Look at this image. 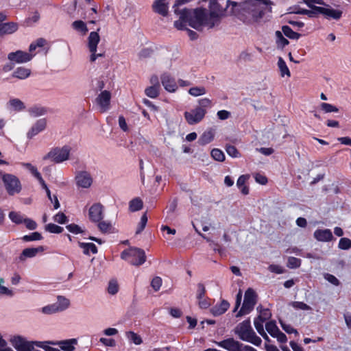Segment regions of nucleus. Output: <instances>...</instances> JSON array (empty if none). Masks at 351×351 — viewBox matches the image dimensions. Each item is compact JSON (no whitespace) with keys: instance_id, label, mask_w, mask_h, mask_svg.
Returning a JSON list of instances; mask_svg holds the SVG:
<instances>
[{"instance_id":"obj_1","label":"nucleus","mask_w":351,"mask_h":351,"mask_svg":"<svg viewBox=\"0 0 351 351\" xmlns=\"http://www.w3.org/2000/svg\"><path fill=\"white\" fill-rule=\"evenodd\" d=\"M191 0H177L173 6L174 13L179 16V19L174 22V26L179 30L186 29L187 25L197 29L202 30L204 28H213L219 25L223 14V10L216 0H210L209 3V14L203 8H197L193 10L180 7Z\"/></svg>"},{"instance_id":"obj_2","label":"nucleus","mask_w":351,"mask_h":351,"mask_svg":"<svg viewBox=\"0 0 351 351\" xmlns=\"http://www.w3.org/2000/svg\"><path fill=\"white\" fill-rule=\"evenodd\" d=\"M270 3V0H247L243 3L227 1V8L232 7L231 13L237 14L240 11L246 12L253 17H259L263 13V7Z\"/></svg>"},{"instance_id":"obj_3","label":"nucleus","mask_w":351,"mask_h":351,"mask_svg":"<svg viewBox=\"0 0 351 351\" xmlns=\"http://www.w3.org/2000/svg\"><path fill=\"white\" fill-rule=\"evenodd\" d=\"M234 333L241 340L251 343L254 346H259L262 343L261 339L254 331L250 319L239 323L234 328Z\"/></svg>"},{"instance_id":"obj_4","label":"nucleus","mask_w":351,"mask_h":351,"mask_svg":"<svg viewBox=\"0 0 351 351\" xmlns=\"http://www.w3.org/2000/svg\"><path fill=\"white\" fill-rule=\"evenodd\" d=\"M72 147L69 145L57 147L51 149L44 157V160H50L54 163H62L71 158Z\"/></svg>"},{"instance_id":"obj_5","label":"nucleus","mask_w":351,"mask_h":351,"mask_svg":"<svg viewBox=\"0 0 351 351\" xmlns=\"http://www.w3.org/2000/svg\"><path fill=\"white\" fill-rule=\"evenodd\" d=\"M121 258L135 266L141 265L146 261L145 251L138 247H130L123 250L121 254Z\"/></svg>"},{"instance_id":"obj_6","label":"nucleus","mask_w":351,"mask_h":351,"mask_svg":"<svg viewBox=\"0 0 351 351\" xmlns=\"http://www.w3.org/2000/svg\"><path fill=\"white\" fill-rule=\"evenodd\" d=\"M100 36L97 32H91L87 38V48L89 52V60L95 62L98 58L104 57V51L98 48Z\"/></svg>"},{"instance_id":"obj_7","label":"nucleus","mask_w":351,"mask_h":351,"mask_svg":"<svg viewBox=\"0 0 351 351\" xmlns=\"http://www.w3.org/2000/svg\"><path fill=\"white\" fill-rule=\"evenodd\" d=\"M257 301V295L255 291L249 288L245 293L244 300L240 311L237 317H241L250 313L253 309Z\"/></svg>"},{"instance_id":"obj_8","label":"nucleus","mask_w":351,"mask_h":351,"mask_svg":"<svg viewBox=\"0 0 351 351\" xmlns=\"http://www.w3.org/2000/svg\"><path fill=\"white\" fill-rule=\"evenodd\" d=\"M10 341L17 351H33L34 346H41V341H28L21 336L14 337Z\"/></svg>"},{"instance_id":"obj_9","label":"nucleus","mask_w":351,"mask_h":351,"mask_svg":"<svg viewBox=\"0 0 351 351\" xmlns=\"http://www.w3.org/2000/svg\"><path fill=\"white\" fill-rule=\"evenodd\" d=\"M207 111H204L202 108L197 106L189 110L185 111L184 117L189 125H193L200 123L206 114Z\"/></svg>"},{"instance_id":"obj_10","label":"nucleus","mask_w":351,"mask_h":351,"mask_svg":"<svg viewBox=\"0 0 351 351\" xmlns=\"http://www.w3.org/2000/svg\"><path fill=\"white\" fill-rule=\"evenodd\" d=\"M5 189L10 195H14L20 192L21 189L19 179L14 175L5 174L2 177Z\"/></svg>"},{"instance_id":"obj_11","label":"nucleus","mask_w":351,"mask_h":351,"mask_svg":"<svg viewBox=\"0 0 351 351\" xmlns=\"http://www.w3.org/2000/svg\"><path fill=\"white\" fill-rule=\"evenodd\" d=\"M316 10L319 12V14L323 15L328 20L338 21L343 15L341 10L333 8L326 3L322 7L316 8Z\"/></svg>"},{"instance_id":"obj_12","label":"nucleus","mask_w":351,"mask_h":351,"mask_svg":"<svg viewBox=\"0 0 351 351\" xmlns=\"http://www.w3.org/2000/svg\"><path fill=\"white\" fill-rule=\"evenodd\" d=\"M75 182L77 188L89 189L93 182L90 173L86 171H78L75 176Z\"/></svg>"},{"instance_id":"obj_13","label":"nucleus","mask_w":351,"mask_h":351,"mask_svg":"<svg viewBox=\"0 0 351 351\" xmlns=\"http://www.w3.org/2000/svg\"><path fill=\"white\" fill-rule=\"evenodd\" d=\"M35 56V53H29L26 51H16L8 55V59L12 64H22L30 61Z\"/></svg>"},{"instance_id":"obj_14","label":"nucleus","mask_w":351,"mask_h":351,"mask_svg":"<svg viewBox=\"0 0 351 351\" xmlns=\"http://www.w3.org/2000/svg\"><path fill=\"white\" fill-rule=\"evenodd\" d=\"M192 224L195 231L198 232L207 241H210V239L201 234L199 229H202L204 232H207L209 230L215 231L220 226V223L219 222L211 223L210 221H196L195 223L193 222Z\"/></svg>"},{"instance_id":"obj_15","label":"nucleus","mask_w":351,"mask_h":351,"mask_svg":"<svg viewBox=\"0 0 351 351\" xmlns=\"http://www.w3.org/2000/svg\"><path fill=\"white\" fill-rule=\"evenodd\" d=\"M111 93L108 90L101 91L96 98V104L101 112H105L110 109Z\"/></svg>"},{"instance_id":"obj_16","label":"nucleus","mask_w":351,"mask_h":351,"mask_svg":"<svg viewBox=\"0 0 351 351\" xmlns=\"http://www.w3.org/2000/svg\"><path fill=\"white\" fill-rule=\"evenodd\" d=\"M160 81L165 90L169 93H175L178 89L175 78L169 73H163L160 75Z\"/></svg>"},{"instance_id":"obj_17","label":"nucleus","mask_w":351,"mask_h":351,"mask_svg":"<svg viewBox=\"0 0 351 351\" xmlns=\"http://www.w3.org/2000/svg\"><path fill=\"white\" fill-rule=\"evenodd\" d=\"M215 344L228 351H243V343L234 338H228L221 341H215Z\"/></svg>"},{"instance_id":"obj_18","label":"nucleus","mask_w":351,"mask_h":351,"mask_svg":"<svg viewBox=\"0 0 351 351\" xmlns=\"http://www.w3.org/2000/svg\"><path fill=\"white\" fill-rule=\"evenodd\" d=\"M47 121L46 119H40L37 120L27 132V137L32 138L39 133L43 132L47 128Z\"/></svg>"},{"instance_id":"obj_19","label":"nucleus","mask_w":351,"mask_h":351,"mask_svg":"<svg viewBox=\"0 0 351 351\" xmlns=\"http://www.w3.org/2000/svg\"><path fill=\"white\" fill-rule=\"evenodd\" d=\"M90 219H102L104 217V207L100 203L93 204L88 210Z\"/></svg>"},{"instance_id":"obj_20","label":"nucleus","mask_w":351,"mask_h":351,"mask_svg":"<svg viewBox=\"0 0 351 351\" xmlns=\"http://www.w3.org/2000/svg\"><path fill=\"white\" fill-rule=\"evenodd\" d=\"M77 343V339H71L64 341H49L48 343L53 346H58L64 351H73L75 345Z\"/></svg>"},{"instance_id":"obj_21","label":"nucleus","mask_w":351,"mask_h":351,"mask_svg":"<svg viewBox=\"0 0 351 351\" xmlns=\"http://www.w3.org/2000/svg\"><path fill=\"white\" fill-rule=\"evenodd\" d=\"M169 3L170 0H154L152 8L155 12L162 16H167Z\"/></svg>"},{"instance_id":"obj_22","label":"nucleus","mask_w":351,"mask_h":351,"mask_svg":"<svg viewBox=\"0 0 351 351\" xmlns=\"http://www.w3.org/2000/svg\"><path fill=\"white\" fill-rule=\"evenodd\" d=\"M313 235L315 239L322 242H328L333 239V235L329 229H318Z\"/></svg>"},{"instance_id":"obj_23","label":"nucleus","mask_w":351,"mask_h":351,"mask_svg":"<svg viewBox=\"0 0 351 351\" xmlns=\"http://www.w3.org/2000/svg\"><path fill=\"white\" fill-rule=\"evenodd\" d=\"M45 250L43 246H39L38 247H28L23 250L22 253L19 256V259L21 261H25L27 258H33L36 256L39 252H42Z\"/></svg>"},{"instance_id":"obj_24","label":"nucleus","mask_w":351,"mask_h":351,"mask_svg":"<svg viewBox=\"0 0 351 351\" xmlns=\"http://www.w3.org/2000/svg\"><path fill=\"white\" fill-rule=\"evenodd\" d=\"M99 230L104 234H111L117 232V229L110 221H96Z\"/></svg>"},{"instance_id":"obj_25","label":"nucleus","mask_w":351,"mask_h":351,"mask_svg":"<svg viewBox=\"0 0 351 351\" xmlns=\"http://www.w3.org/2000/svg\"><path fill=\"white\" fill-rule=\"evenodd\" d=\"M250 176L248 174L241 175L237 181V186L241 193L245 195L249 194V187L246 184Z\"/></svg>"},{"instance_id":"obj_26","label":"nucleus","mask_w":351,"mask_h":351,"mask_svg":"<svg viewBox=\"0 0 351 351\" xmlns=\"http://www.w3.org/2000/svg\"><path fill=\"white\" fill-rule=\"evenodd\" d=\"M229 307V302L225 300H223L219 304H216L210 308V313L214 316H219L223 314Z\"/></svg>"},{"instance_id":"obj_27","label":"nucleus","mask_w":351,"mask_h":351,"mask_svg":"<svg viewBox=\"0 0 351 351\" xmlns=\"http://www.w3.org/2000/svg\"><path fill=\"white\" fill-rule=\"evenodd\" d=\"M18 29V25L15 23H5L0 26V36L14 33Z\"/></svg>"},{"instance_id":"obj_28","label":"nucleus","mask_w":351,"mask_h":351,"mask_svg":"<svg viewBox=\"0 0 351 351\" xmlns=\"http://www.w3.org/2000/svg\"><path fill=\"white\" fill-rule=\"evenodd\" d=\"M47 45V40L44 38H38L32 42L29 47V53H35L39 51L40 49L44 47Z\"/></svg>"},{"instance_id":"obj_29","label":"nucleus","mask_w":351,"mask_h":351,"mask_svg":"<svg viewBox=\"0 0 351 351\" xmlns=\"http://www.w3.org/2000/svg\"><path fill=\"white\" fill-rule=\"evenodd\" d=\"M71 26L74 30L82 36H84L87 34L88 29L86 23L81 20H77L72 23Z\"/></svg>"},{"instance_id":"obj_30","label":"nucleus","mask_w":351,"mask_h":351,"mask_svg":"<svg viewBox=\"0 0 351 351\" xmlns=\"http://www.w3.org/2000/svg\"><path fill=\"white\" fill-rule=\"evenodd\" d=\"M214 136L215 133L212 130H206L201 135L198 143L201 145H207L213 141Z\"/></svg>"},{"instance_id":"obj_31","label":"nucleus","mask_w":351,"mask_h":351,"mask_svg":"<svg viewBox=\"0 0 351 351\" xmlns=\"http://www.w3.org/2000/svg\"><path fill=\"white\" fill-rule=\"evenodd\" d=\"M29 115L33 117H38L47 114V109L40 105H35L28 110Z\"/></svg>"},{"instance_id":"obj_32","label":"nucleus","mask_w":351,"mask_h":351,"mask_svg":"<svg viewBox=\"0 0 351 351\" xmlns=\"http://www.w3.org/2000/svg\"><path fill=\"white\" fill-rule=\"evenodd\" d=\"M31 74V70L26 67H18L13 73V76L20 80L27 78Z\"/></svg>"},{"instance_id":"obj_33","label":"nucleus","mask_w":351,"mask_h":351,"mask_svg":"<svg viewBox=\"0 0 351 351\" xmlns=\"http://www.w3.org/2000/svg\"><path fill=\"white\" fill-rule=\"evenodd\" d=\"M58 312H62L67 309L70 306V301L69 299L64 296L60 295L58 297V300L54 303Z\"/></svg>"},{"instance_id":"obj_34","label":"nucleus","mask_w":351,"mask_h":351,"mask_svg":"<svg viewBox=\"0 0 351 351\" xmlns=\"http://www.w3.org/2000/svg\"><path fill=\"white\" fill-rule=\"evenodd\" d=\"M277 64H278L279 71L280 72L281 77H284L286 76L287 77H289L291 76L290 71H289L286 62L281 57L278 58Z\"/></svg>"},{"instance_id":"obj_35","label":"nucleus","mask_w":351,"mask_h":351,"mask_svg":"<svg viewBox=\"0 0 351 351\" xmlns=\"http://www.w3.org/2000/svg\"><path fill=\"white\" fill-rule=\"evenodd\" d=\"M23 166L38 180L40 184H44V180L34 166L32 165L30 163H24Z\"/></svg>"},{"instance_id":"obj_36","label":"nucleus","mask_w":351,"mask_h":351,"mask_svg":"<svg viewBox=\"0 0 351 351\" xmlns=\"http://www.w3.org/2000/svg\"><path fill=\"white\" fill-rule=\"evenodd\" d=\"M160 86H149L145 89V94L149 98H156L160 92Z\"/></svg>"},{"instance_id":"obj_37","label":"nucleus","mask_w":351,"mask_h":351,"mask_svg":"<svg viewBox=\"0 0 351 351\" xmlns=\"http://www.w3.org/2000/svg\"><path fill=\"white\" fill-rule=\"evenodd\" d=\"M206 92V88L203 86H193L188 90L189 94L195 97L204 95Z\"/></svg>"},{"instance_id":"obj_38","label":"nucleus","mask_w":351,"mask_h":351,"mask_svg":"<svg viewBox=\"0 0 351 351\" xmlns=\"http://www.w3.org/2000/svg\"><path fill=\"white\" fill-rule=\"evenodd\" d=\"M143 201L139 197L134 198L129 202V210L131 212L138 211L143 208Z\"/></svg>"},{"instance_id":"obj_39","label":"nucleus","mask_w":351,"mask_h":351,"mask_svg":"<svg viewBox=\"0 0 351 351\" xmlns=\"http://www.w3.org/2000/svg\"><path fill=\"white\" fill-rule=\"evenodd\" d=\"M79 245L84 250L85 254H89L90 252L93 254L97 253V248L93 243H79Z\"/></svg>"},{"instance_id":"obj_40","label":"nucleus","mask_w":351,"mask_h":351,"mask_svg":"<svg viewBox=\"0 0 351 351\" xmlns=\"http://www.w3.org/2000/svg\"><path fill=\"white\" fill-rule=\"evenodd\" d=\"M8 105L12 110L15 111H21L25 108L23 102L19 99H10Z\"/></svg>"},{"instance_id":"obj_41","label":"nucleus","mask_w":351,"mask_h":351,"mask_svg":"<svg viewBox=\"0 0 351 351\" xmlns=\"http://www.w3.org/2000/svg\"><path fill=\"white\" fill-rule=\"evenodd\" d=\"M275 37L276 43L278 47L282 48L289 44V41L284 37L282 32L276 31Z\"/></svg>"},{"instance_id":"obj_42","label":"nucleus","mask_w":351,"mask_h":351,"mask_svg":"<svg viewBox=\"0 0 351 351\" xmlns=\"http://www.w3.org/2000/svg\"><path fill=\"white\" fill-rule=\"evenodd\" d=\"M282 33L288 38L293 40H298L300 38V34L293 31L289 26L282 27Z\"/></svg>"},{"instance_id":"obj_43","label":"nucleus","mask_w":351,"mask_h":351,"mask_svg":"<svg viewBox=\"0 0 351 351\" xmlns=\"http://www.w3.org/2000/svg\"><path fill=\"white\" fill-rule=\"evenodd\" d=\"M265 328L267 331L269 333L271 336L273 337L276 335V334L280 331V329L277 326L275 321L268 322L265 324Z\"/></svg>"},{"instance_id":"obj_44","label":"nucleus","mask_w":351,"mask_h":351,"mask_svg":"<svg viewBox=\"0 0 351 351\" xmlns=\"http://www.w3.org/2000/svg\"><path fill=\"white\" fill-rule=\"evenodd\" d=\"M210 154L212 158L217 161L222 162L225 160V155L219 149L215 148L212 149Z\"/></svg>"},{"instance_id":"obj_45","label":"nucleus","mask_w":351,"mask_h":351,"mask_svg":"<svg viewBox=\"0 0 351 351\" xmlns=\"http://www.w3.org/2000/svg\"><path fill=\"white\" fill-rule=\"evenodd\" d=\"M126 337L130 341L133 342L136 345H139L142 343L141 337L132 331L126 332Z\"/></svg>"},{"instance_id":"obj_46","label":"nucleus","mask_w":351,"mask_h":351,"mask_svg":"<svg viewBox=\"0 0 351 351\" xmlns=\"http://www.w3.org/2000/svg\"><path fill=\"white\" fill-rule=\"evenodd\" d=\"M43 239L41 234L38 232H34L28 235H25L23 237V241L25 242L32 241H40Z\"/></svg>"},{"instance_id":"obj_47","label":"nucleus","mask_w":351,"mask_h":351,"mask_svg":"<svg viewBox=\"0 0 351 351\" xmlns=\"http://www.w3.org/2000/svg\"><path fill=\"white\" fill-rule=\"evenodd\" d=\"M199 106L197 108H202L204 111H206V108H211L213 106L212 100L208 98H202L198 100Z\"/></svg>"},{"instance_id":"obj_48","label":"nucleus","mask_w":351,"mask_h":351,"mask_svg":"<svg viewBox=\"0 0 351 351\" xmlns=\"http://www.w3.org/2000/svg\"><path fill=\"white\" fill-rule=\"evenodd\" d=\"M257 311L259 312L260 315L257 317L258 318H261V319L265 321L266 319H268L271 317V313L269 312V309L267 308H263L262 306H258L257 307Z\"/></svg>"},{"instance_id":"obj_49","label":"nucleus","mask_w":351,"mask_h":351,"mask_svg":"<svg viewBox=\"0 0 351 351\" xmlns=\"http://www.w3.org/2000/svg\"><path fill=\"white\" fill-rule=\"evenodd\" d=\"M320 108L326 113L339 112V109L336 106L328 103H322Z\"/></svg>"},{"instance_id":"obj_50","label":"nucleus","mask_w":351,"mask_h":351,"mask_svg":"<svg viewBox=\"0 0 351 351\" xmlns=\"http://www.w3.org/2000/svg\"><path fill=\"white\" fill-rule=\"evenodd\" d=\"M303 2L309 8H315L317 7H322L324 5V0H302Z\"/></svg>"},{"instance_id":"obj_51","label":"nucleus","mask_w":351,"mask_h":351,"mask_svg":"<svg viewBox=\"0 0 351 351\" xmlns=\"http://www.w3.org/2000/svg\"><path fill=\"white\" fill-rule=\"evenodd\" d=\"M41 312L46 315H51L58 313V309L56 308L55 304H51L45 306L41 308Z\"/></svg>"},{"instance_id":"obj_52","label":"nucleus","mask_w":351,"mask_h":351,"mask_svg":"<svg viewBox=\"0 0 351 351\" xmlns=\"http://www.w3.org/2000/svg\"><path fill=\"white\" fill-rule=\"evenodd\" d=\"M45 230L51 233H61L63 231V228L56 225L54 223H48L45 226Z\"/></svg>"},{"instance_id":"obj_53","label":"nucleus","mask_w":351,"mask_h":351,"mask_svg":"<svg viewBox=\"0 0 351 351\" xmlns=\"http://www.w3.org/2000/svg\"><path fill=\"white\" fill-rule=\"evenodd\" d=\"M291 305L295 308L298 310H303V311H310L311 310V307L303 302H292Z\"/></svg>"},{"instance_id":"obj_54","label":"nucleus","mask_w":351,"mask_h":351,"mask_svg":"<svg viewBox=\"0 0 351 351\" xmlns=\"http://www.w3.org/2000/svg\"><path fill=\"white\" fill-rule=\"evenodd\" d=\"M300 265H301L300 259L295 258V257H293V256H291L288 258L287 267L289 268H291V269L298 268L300 266Z\"/></svg>"},{"instance_id":"obj_55","label":"nucleus","mask_w":351,"mask_h":351,"mask_svg":"<svg viewBox=\"0 0 351 351\" xmlns=\"http://www.w3.org/2000/svg\"><path fill=\"white\" fill-rule=\"evenodd\" d=\"M338 247L341 250H349L350 248H351V240L346 237L341 238L339 240Z\"/></svg>"},{"instance_id":"obj_56","label":"nucleus","mask_w":351,"mask_h":351,"mask_svg":"<svg viewBox=\"0 0 351 351\" xmlns=\"http://www.w3.org/2000/svg\"><path fill=\"white\" fill-rule=\"evenodd\" d=\"M119 291V285L116 280H110L108 287V292L110 295H115Z\"/></svg>"},{"instance_id":"obj_57","label":"nucleus","mask_w":351,"mask_h":351,"mask_svg":"<svg viewBox=\"0 0 351 351\" xmlns=\"http://www.w3.org/2000/svg\"><path fill=\"white\" fill-rule=\"evenodd\" d=\"M66 228L70 232L75 234L84 232L82 228L80 226L75 223L67 225Z\"/></svg>"},{"instance_id":"obj_58","label":"nucleus","mask_w":351,"mask_h":351,"mask_svg":"<svg viewBox=\"0 0 351 351\" xmlns=\"http://www.w3.org/2000/svg\"><path fill=\"white\" fill-rule=\"evenodd\" d=\"M318 8L319 7L315 8H311V10L301 9V10H298V12H296V13L306 14V15L308 16L309 17H313V16L319 14V12L316 10V8Z\"/></svg>"},{"instance_id":"obj_59","label":"nucleus","mask_w":351,"mask_h":351,"mask_svg":"<svg viewBox=\"0 0 351 351\" xmlns=\"http://www.w3.org/2000/svg\"><path fill=\"white\" fill-rule=\"evenodd\" d=\"M226 150L227 154L230 156H231L232 158H239V157H240V154H239V151L233 145H228L226 147Z\"/></svg>"},{"instance_id":"obj_60","label":"nucleus","mask_w":351,"mask_h":351,"mask_svg":"<svg viewBox=\"0 0 351 351\" xmlns=\"http://www.w3.org/2000/svg\"><path fill=\"white\" fill-rule=\"evenodd\" d=\"M324 278L335 286H339L340 284L339 280L332 274H324Z\"/></svg>"},{"instance_id":"obj_61","label":"nucleus","mask_w":351,"mask_h":351,"mask_svg":"<svg viewBox=\"0 0 351 351\" xmlns=\"http://www.w3.org/2000/svg\"><path fill=\"white\" fill-rule=\"evenodd\" d=\"M265 321L261 319V318L256 317L254 319V324L255 326V328L256 329L257 332L261 334V332H263L264 328H263V322Z\"/></svg>"},{"instance_id":"obj_62","label":"nucleus","mask_w":351,"mask_h":351,"mask_svg":"<svg viewBox=\"0 0 351 351\" xmlns=\"http://www.w3.org/2000/svg\"><path fill=\"white\" fill-rule=\"evenodd\" d=\"M162 285V279L160 277L156 276L154 278L151 282L152 287L156 291H158Z\"/></svg>"},{"instance_id":"obj_63","label":"nucleus","mask_w":351,"mask_h":351,"mask_svg":"<svg viewBox=\"0 0 351 351\" xmlns=\"http://www.w3.org/2000/svg\"><path fill=\"white\" fill-rule=\"evenodd\" d=\"M268 269L271 272L275 273L277 274H282V273H284V271H285L284 269L281 266L278 265H274V264L270 265L268 267Z\"/></svg>"},{"instance_id":"obj_64","label":"nucleus","mask_w":351,"mask_h":351,"mask_svg":"<svg viewBox=\"0 0 351 351\" xmlns=\"http://www.w3.org/2000/svg\"><path fill=\"white\" fill-rule=\"evenodd\" d=\"M206 293V289L203 284L199 283L197 285V298L198 300H202L204 298V295Z\"/></svg>"}]
</instances>
